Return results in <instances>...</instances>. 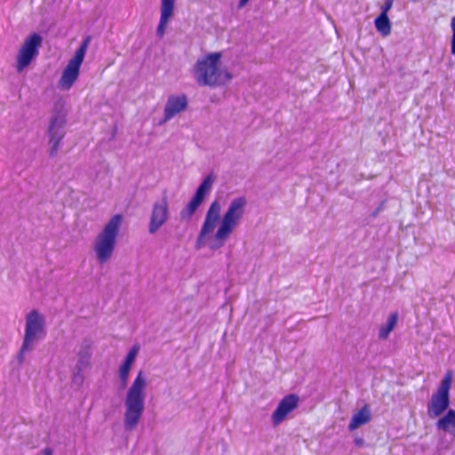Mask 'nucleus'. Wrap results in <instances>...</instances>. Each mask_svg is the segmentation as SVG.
<instances>
[{
	"instance_id": "obj_1",
	"label": "nucleus",
	"mask_w": 455,
	"mask_h": 455,
	"mask_svg": "<svg viewBox=\"0 0 455 455\" xmlns=\"http://www.w3.org/2000/svg\"><path fill=\"white\" fill-rule=\"evenodd\" d=\"M222 53L215 52L207 53L198 59L194 65L193 76L199 86L216 88L225 86L231 82L234 76L227 68H221Z\"/></svg>"
},
{
	"instance_id": "obj_2",
	"label": "nucleus",
	"mask_w": 455,
	"mask_h": 455,
	"mask_svg": "<svg viewBox=\"0 0 455 455\" xmlns=\"http://www.w3.org/2000/svg\"><path fill=\"white\" fill-rule=\"evenodd\" d=\"M147 378L143 371H140L128 388L124 399L125 412L124 427L125 431H132L138 426L145 410Z\"/></svg>"
},
{
	"instance_id": "obj_3",
	"label": "nucleus",
	"mask_w": 455,
	"mask_h": 455,
	"mask_svg": "<svg viewBox=\"0 0 455 455\" xmlns=\"http://www.w3.org/2000/svg\"><path fill=\"white\" fill-rule=\"evenodd\" d=\"M68 114L65 100L61 98L55 100L49 119V125L46 130L48 145L50 147L49 156L51 158L57 156L61 141L66 135Z\"/></svg>"
},
{
	"instance_id": "obj_4",
	"label": "nucleus",
	"mask_w": 455,
	"mask_h": 455,
	"mask_svg": "<svg viewBox=\"0 0 455 455\" xmlns=\"http://www.w3.org/2000/svg\"><path fill=\"white\" fill-rule=\"evenodd\" d=\"M45 334V319L37 310H31L26 316L25 333L21 347L16 355L19 365L25 362V354L35 349L36 344Z\"/></svg>"
},
{
	"instance_id": "obj_5",
	"label": "nucleus",
	"mask_w": 455,
	"mask_h": 455,
	"mask_svg": "<svg viewBox=\"0 0 455 455\" xmlns=\"http://www.w3.org/2000/svg\"><path fill=\"white\" fill-rule=\"evenodd\" d=\"M122 220L123 216L121 214L114 215L97 236L95 251L100 262L103 263L111 257Z\"/></svg>"
},
{
	"instance_id": "obj_6",
	"label": "nucleus",
	"mask_w": 455,
	"mask_h": 455,
	"mask_svg": "<svg viewBox=\"0 0 455 455\" xmlns=\"http://www.w3.org/2000/svg\"><path fill=\"white\" fill-rule=\"evenodd\" d=\"M452 381V373L448 371L441 380L437 390L433 393L430 401L427 403V415L430 419L442 417L451 409L450 390Z\"/></svg>"
},
{
	"instance_id": "obj_7",
	"label": "nucleus",
	"mask_w": 455,
	"mask_h": 455,
	"mask_svg": "<svg viewBox=\"0 0 455 455\" xmlns=\"http://www.w3.org/2000/svg\"><path fill=\"white\" fill-rule=\"evenodd\" d=\"M91 39L90 36L84 38L78 48L76 50L74 56L64 68L59 81L60 88L63 90H69L77 80L80 73V68L84 60Z\"/></svg>"
},
{
	"instance_id": "obj_8",
	"label": "nucleus",
	"mask_w": 455,
	"mask_h": 455,
	"mask_svg": "<svg viewBox=\"0 0 455 455\" xmlns=\"http://www.w3.org/2000/svg\"><path fill=\"white\" fill-rule=\"evenodd\" d=\"M247 199L245 196H239L231 201L227 211L221 217L218 228V235L220 236L227 235L233 232L244 214Z\"/></svg>"
},
{
	"instance_id": "obj_9",
	"label": "nucleus",
	"mask_w": 455,
	"mask_h": 455,
	"mask_svg": "<svg viewBox=\"0 0 455 455\" xmlns=\"http://www.w3.org/2000/svg\"><path fill=\"white\" fill-rule=\"evenodd\" d=\"M42 44L43 36L37 32H32L26 37L17 55V72H22L38 56Z\"/></svg>"
},
{
	"instance_id": "obj_10",
	"label": "nucleus",
	"mask_w": 455,
	"mask_h": 455,
	"mask_svg": "<svg viewBox=\"0 0 455 455\" xmlns=\"http://www.w3.org/2000/svg\"><path fill=\"white\" fill-rule=\"evenodd\" d=\"M214 181L215 176L212 172H210L204 178L189 202L180 211V216L182 220H189L192 218L199 206L204 202L207 195L211 192Z\"/></svg>"
},
{
	"instance_id": "obj_11",
	"label": "nucleus",
	"mask_w": 455,
	"mask_h": 455,
	"mask_svg": "<svg viewBox=\"0 0 455 455\" xmlns=\"http://www.w3.org/2000/svg\"><path fill=\"white\" fill-rule=\"evenodd\" d=\"M169 218V205L166 193L164 192L161 201L153 204L148 223V233L154 235L167 221Z\"/></svg>"
},
{
	"instance_id": "obj_12",
	"label": "nucleus",
	"mask_w": 455,
	"mask_h": 455,
	"mask_svg": "<svg viewBox=\"0 0 455 455\" xmlns=\"http://www.w3.org/2000/svg\"><path fill=\"white\" fill-rule=\"evenodd\" d=\"M299 398L296 394L285 395L277 404L272 413V424L274 427L280 425L286 417L299 405Z\"/></svg>"
},
{
	"instance_id": "obj_13",
	"label": "nucleus",
	"mask_w": 455,
	"mask_h": 455,
	"mask_svg": "<svg viewBox=\"0 0 455 455\" xmlns=\"http://www.w3.org/2000/svg\"><path fill=\"white\" fill-rule=\"evenodd\" d=\"M188 106V100L186 94L170 95L164 106L163 122L169 121L177 114L185 111Z\"/></svg>"
},
{
	"instance_id": "obj_14",
	"label": "nucleus",
	"mask_w": 455,
	"mask_h": 455,
	"mask_svg": "<svg viewBox=\"0 0 455 455\" xmlns=\"http://www.w3.org/2000/svg\"><path fill=\"white\" fill-rule=\"evenodd\" d=\"M176 0H161L160 20L156 28V36L162 38L165 33L167 24L172 18L175 9Z\"/></svg>"
},
{
	"instance_id": "obj_15",
	"label": "nucleus",
	"mask_w": 455,
	"mask_h": 455,
	"mask_svg": "<svg viewBox=\"0 0 455 455\" xmlns=\"http://www.w3.org/2000/svg\"><path fill=\"white\" fill-rule=\"evenodd\" d=\"M438 431L450 435L455 440V410L449 409L445 414L440 417L435 422Z\"/></svg>"
},
{
	"instance_id": "obj_16",
	"label": "nucleus",
	"mask_w": 455,
	"mask_h": 455,
	"mask_svg": "<svg viewBox=\"0 0 455 455\" xmlns=\"http://www.w3.org/2000/svg\"><path fill=\"white\" fill-rule=\"evenodd\" d=\"M371 419V412L370 405L365 403L360 410H358L351 418L347 429L353 432L358 427L366 425Z\"/></svg>"
},
{
	"instance_id": "obj_17",
	"label": "nucleus",
	"mask_w": 455,
	"mask_h": 455,
	"mask_svg": "<svg viewBox=\"0 0 455 455\" xmlns=\"http://www.w3.org/2000/svg\"><path fill=\"white\" fill-rule=\"evenodd\" d=\"M220 209L221 206L220 202L218 200H214L207 210L202 227L212 232L216 228L217 223H220Z\"/></svg>"
},
{
	"instance_id": "obj_18",
	"label": "nucleus",
	"mask_w": 455,
	"mask_h": 455,
	"mask_svg": "<svg viewBox=\"0 0 455 455\" xmlns=\"http://www.w3.org/2000/svg\"><path fill=\"white\" fill-rule=\"evenodd\" d=\"M77 361L73 370V381L77 384H82L84 379V371L92 366V357L89 356H77Z\"/></svg>"
},
{
	"instance_id": "obj_19",
	"label": "nucleus",
	"mask_w": 455,
	"mask_h": 455,
	"mask_svg": "<svg viewBox=\"0 0 455 455\" xmlns=\"http://www.w3.org/2000/svg\"><path fill=\"white\" fill-rule=\"evenodd\" d=\"M374 26L377 32L383 37L388 36L391 34L392 23L388 15L379 14L374 19Z\"/></svg>"
},
{
	"instance_id": "obj_20",
	"label": "nucleus",
	"mask_w": 455,
	"mask_h": 455,
	"mask_svg": "<svg viewBox=\"0 0 455 455\" xmlns=\"http://www.w3.org/2000/svg\"><path fill=\"white\" fill-rule=\"evenodd\" d=\"M397 322L398 313H391L388 315L387 322L379 328V338L380 339H386L389 336L390 332L395 329V325L397 324Z\"/></svg>"
},
{
	"instance_id": "obj_21",
	"label": "nucleus",
	"mask_w": 455,
	"mask_h": 455,
	"mask_svg": "<svg viewBox=\"0 0 455 455\" xmlns=\"http://www.w3.org/2000/svg\"><path fill=\"white\" fill-rule=\"evenodd\" d=\"M92 345L93 341L92 338L85 337L82 339L77 352V356H89L92 357Z\"/></svg>"
},
{
	"instance_id": "obj_22",
	"label": "nucleus",
	"mask_w": 455,
	"mask_h": 455,
	"mask_svg": "<svg viewBox=\"0 0 455 455\" xmlns=\"http://www.w3.org/2000/svg\"><path fill=\"white\" fill-rule=\"evenodd\" d=\"M139 351H140V346L139 345H133L130 350L128 351V353L126 354L124 359L123 360V363H127V364H130V365H133L135 360H136V357L139 354Z\"/></svg>"
},
{
	"instance_id": "obj_23",
	"label": "nucleus",
	"mask_w": 455,
	"mask_h": 455,
	"mask_svg": "<svg viewBox=\"0 0 455 455\" xmlns=\"http://www.w3.org/2000/svg\"><path fill=\"white\" fill-rule=\"evenodd\" d=\"M229 235H230V234H228L227 235H225L220 236L218 235V230H217L214 235L215 241L210 244V249L216 251V250L221 248L222 246H224L225 241L228 238Z\"/></svg>"
},
{
	"instance_id": "obj_24",
	"label": "nucleus",
	"mask_w": 455,
	"mask_h": 455,
	"mask_svg": "<svg viewBox=\"0 0 455 455\" xmlns=\"http://www.w3.org/2000/svg\"><path fill=\"white\" fill-rule=\"evenodd\" d=\"M212 232L210 230L205 229L204 228L201 227L200 232L197 235L195 247L196 249H201L204 246L205 243V237Z\"/></svg>"
},
{
	"instance_id": "obj_25",
	"label": "nucleus",
	"mask_w": 455,
	"mask_h": 455,
	"mask_svg": "<svg viewBox=\"0 0 455 455\" xmlns=\"http://www.w3.org/2000/svg\"><path fill=\"white\" fill-rule=\"evenodd\" d=\"M451 53L455 56V15L451 20Z\"/></svg>"
},
{
	"instance_id": "obj_26",
	"label": "nucleus",
	"mask_w": 455,
	"mask_h": 455,
	"mask_svg": "<svg viewBox=\"0 0 455 455\" xmlns=\"http://www.w3.org/2000/svg\"><path fill=\"white\" fill-rule=\"evenodd\" d=\"M132 365L124 363L122 362L120 364L118 371H117V376H127L129 377L130 371L132 370Z\"/></svg>"
},
{
	"instance_id": "obj_27",
	"label": "nucleus",
	"mask_w": 455,
	"mask_h": 455,
	"mask_svg": "<svg viewBox=\"0 0 455 455\" xmlns=\"http://www.w3.org/2000/svg\"><path fill=\"white\" fill-rule=\"evenodd\" d=\"M395 0H385L384 4L380 7L379 14L388 15V12L391 10Z\"/></svg>"
},
{
	"instance_id": "obj_28",
	"label": "nucleus",
	"mask_w": 455,
	"mask_h": 455,
	"mask_svg": "<svg viewBox=\"0 0 455 455\" xmlns=\"http://www.w3.org/2000/svg\"><path fill=\"white\" fill-rule=\"evenodd\" d=\"M387 203V199L382 200L379 206L371 213L370 217L372 219L377 218L378 215L386 209Z\"/></svg>"
},
{
	"instance_id": "obj_29",
	"label": "nucleus",
	"mask_w": 455,
	"mask_h": 455,
	"mask_svg": "<svg viewBox=\"0 0 455 455\" xmlns=\"http://www.w3.org/2000/svg\"><path fill=\"white\" fill-rule=\"evenodd\" d=\"M436 448H437L438 451L449 450L450 449V445L443 439H440L438 441Z\"/></svg>"
},
{
	"instance_id": "obj_30",
	"label": "nucleus",
	"mask_w": 455,
	"mask_h": 455,
	"mask_svg": "<svg viewBox=\"0 0 455 455\" xmlns=\"http://www.w3.org/2000/svg\"><path fill=\"white\" fill-rule=\"evenodd\" d=\"M353 442H354V444H355L356 447H358V448H361V447L364 446V444H365V441H364V439H363V437H359V436H355V437L354 438V441H353Z\"/></svg>"
},
{
	"instance_id": "obj_31",
	"label": "nucleus",
	"mask_w": 455,
	"mask_h": 455,
	"mask_svg": "<svg viewBox=\"0 0 455 455\" xmlns=\"http://www.w3.org/2000/svg\"><path fill=\"white\" fill-rule=\"evenodd\" d=\"M120 382V388L124 389L127 387L129 377L127 376H118Z\"/></svg>"
},
{
	"instance_id": "obj_32",
	"label": "nucleus",
	"mask_w": 455,
	"mask_h": 455,
	"mask_svg": "<svg viewBox=\"0 0 455 455\" xmlns=\"http://www.w3.org/2000/svg\"><path fill=\"white\" fill-rule=\"evenodd\" d=\"M53 451L50 447H45L41 451V455H52Z\"/></svg>"
},
{
	"instance_id": "obj_33",
	"label": "nucleus",
	"mask_w": 455,
	"mask_h": 455,
	"mask_svg": "<svg viewBox=\"0 0 455 455\" xmlns=\"http://www.w3.org/2000/svg\"><path fill=\"white\" fill-rule=\"evenodd\" d=\"M250 0H239L238 7L243 8L244 7Z\"/></svg>"
},
{
	"instance_id": "obj_34",
	"label": "nucleus",
	"mask_w": 455,
	"mask_h": 455,
	"mask_svg": "<svg viewBox=\"0 0 455 455\" xmlns=\"http://www.w3.org/2000/svg\"><path fill=\"white\" fill-rule=\"evenodd\" d=\"M116 132V126H115L114 129H113V133H112L113 137L115 136Z\"/></svg>"
}]
</instances>
